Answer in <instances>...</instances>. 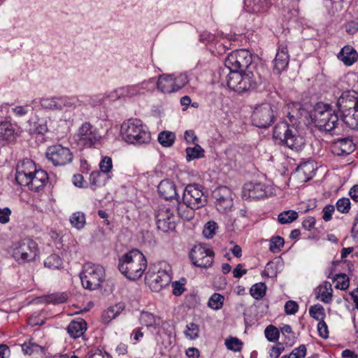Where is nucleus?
<instances>
[{
  "label": "nucleus",
  "mask_w": 358,
  "mask_h": 358,
  "mask_svg": "<svg viewBox=\"0 0 358 358\" xmlns=\"http://www.w3.org/2000/svg\"><path fill=\"white\" fill-rule=\"evenodd\" d=\"M48 131L46 120H38L35 123V132L38 134L44 135Z\"/></svg>",
  "instance_id": "bf43d9fd"
},
{
  "label": "nucleus",
  "mask_w": 358,
  "mask_h": 358,
  "mask_svg": "<svg viewBox=\"0 0 358 358\" xmlns=\"http://www.w3.org/2000/svg\"><path fill=\"white\" fill-rule=\"evenodd\" d=\"M28 323L31 327H34L38 325L41 326L45 323V322L43 319L40 318L39 313H35L29 317Z\"/></svg>",
  "instance_id": "0e129e2a"
},
{
  "label": "nucleus",
  "mask_w": 358,
  "mask_h": 358,
  "mask_svg": "<svg viewBox=\"0 0 358 358\" xmlns=\"http://www.w3.org/2000/svg\"><path fill=\"white\" fill-rule=\"evenodd\" d=\"M66 330L71 338H79L83 336L87 330V323L81 318L73 320L69 323Z\"/></svg>",
  "instance_id": "bb28decb"
},
{
  "label": "nucleus",
  "mask_w": 358,
  "mask_h": 358,
  "mask_svg": "<svg viewBox=\"0 0 358 358\" xmlns=\"http://www.w3.org/2000/svg\"><path fill=\"white\" fill-rule=\"evenodd\" d=\"M259 66L243 72L229 71L228 69L220 68L219 79L222 85H226L231 90L239 94L257 90L263 82V76Z\"/></svg>",
  "instance_id": "f257e3e1"
},
{
  "label": "nucleus",
  "mask_w": 358,
  "mask_h": 358,
  "mask_svg": "<svg viewBox=\"0 0 358 358\" xmlns=\"http://www.w3.org/2000/svg\"><path fill=\"white\" fill-rule=\"evenodd\" d=\"M215 40V36L208 31H203L199 35V41L206 44L213 43Z\"/></svg>",
  "instance_id": "774afa93"
},
{
  "label": "nucleus",
  "mask_w": 358,
  "mask_h": 358,
  "mask_svg": "<svg viewBox=\"0 0 358 358\" xmlns=\"http://www.w3.org/2000/svg\"><path fill=\"white\" fill-rule=\"evenodd\" d=\"M141 324L147 327H157L160 325V318L148 311H142L139 317Z\"/></svg>",
  "instance_id": "2f4dec72"
},
{
  "label": "nucleus",
  "mask_w": 358,
  "mask_h": 358,
  "mask_svg": "<svg viewBox=\"0 0 358 358\" xmlns=\"http://www.w3.org/2000/svg\"><path fill=\"white\" fill-rule=\"evenodd\" d=\"M140 87L138 85H131L119 88L117 90L119 96H133L139 92Z\"/></svg>",
  "instance_id": "a18cd8bd"
},
{
  "label": "nucleus",
  "mask_w": 358,
  "mask_h": 358,
  "mask_svg": "<svg viewBox=\"0 0 358 358\" xmlns=\"http://www.w3.org/2000/svg\"><path fill=\"white\" fill-rule=\"evenodd\" d=\"M271 187L260 182H250L243 185L242 196L245 200L262 199L267 197L271 192Z\"/></svg>",
  "instance_id": "2eb2a0df"
},
{
  "label": "nucleus",
  "mask_w": 358,
  "mask_h": 358,
  "mask_svg": "<svg viewBox=\"0 0 358 358\" xmlns=\"http://www.w3.org/2000/svg\"><path fill=\"white\" fill-rule=\"evenodd\" d=\"M334 280H337L336 287L342 290H345L349 287V278L345 273L336 274L334 278Z\"/></svg>",
  "instance_id": "09e8293b"
},
{
  "label": "nucleus",
  "mask_w": 358,
  "mask_h": 358,
  "mask_svg": "<svg viewBox=\"0 0 358 358\" xmlns=\"http://www.w3.org/2000/svg\"><path fill=\"white\" fill-rule=\"evenodd\" d=\"M185 152L186 159L187 162L205 157V151L199 144H195V146L193 148H187L185 149Z\"/></svg>",
  "instance_id": "72a5a7b5"
},
{
  "label": "nucleus",
  "mask_w": 358,
  "mask_h": 358,
  "mask_svg": "<svg viewBox=\"0 0 358 358\" xmlns=\"http://www.w3.org/2000/svg\"><path fill=\"white\" fill-rule=\"evenodd\" d=\"M317 330L319 336L323 338H327L329 336L328 327L326 322L322 320L317 324Z\"/></svg>",
  "instance_id": "69168bd1"
},
{
  "label": "nucleus",
  "mask_w": 358,
  "mask_h": 358,
  "mask_svg": "<svg viewBox=\"0 0 358 358\" xmlns=\"http://www.w3.org/2000/svg\"><path fill=\"white\" fill-rule=\"evenodd\" d=\"M284 244L285 241L282 237L279 236L273 237L270 241L269 250L273 253L278 252L280 251Z\"/></svg>",
  "instance_id": "3c124183"
},
{
  "label": "nucleus",
  "mask_w": 358,
  "mask_h": 358,
  "mask_svg": "<svg viewBox=\"0 0 358 358\" xmlns=\"http://www.w3.org/2000/svg\"><path fill=\"white\" fill-rule=\"evenodd\" d=\"M111 178L110 175H104L99 171H94L91 173L90 176V187L93 190L97 187L104 185L106 182Z\"/></svg>",
  "instance_id": "7c9ffc66"
},
{
  "label": "nucleus",
  "mask_w": 358,
  "mask_h": 358,
  "mask_svg": "<svg viewBox=\"0 0 358 358\" xmlns=\"http://www.w3.org/2000/svg\"><path fill=\"white\" fill-rule=\"evenodd\" d=\"M176 81V90L178 91L188 83L187 76L185 74H180L176 78H173Z\"/></svg>",
  "instance_id": "338daca9"
},
{
  "label": "nucleus",
  "mask_w": 358,
  "mask_h": 358,
  "mask_svg": "<svg viewBox=\"0 0 358 358\" xmlns=\"http://www.w3.org/2000/svg\"><path fill=\"white\" fill-rule=\"evenodd\" d=\"M12 210L8 207L0 208V224H6L10 222Z\"/></svg>",
  "instance_id": "5fc2aeb1"
},
{
  "label": "nucleus",
  "mask_w": 358,
  "mask_h": 358,
  "mask_svg": "<svg viewBox=\"0 0 358 358\" xmlns=\"http://www.w3.org/2000/svg\"><path fill=\"white\" fill-rule=\"evenodd\" d=\"M358 106V99L355 96V92L345 91L343 92L336 102L338 115L341 120L345 122L347 115H350Z\"/></svg>",
  "instance_id": "4468645a"
},
{
  "label": "nucleus",
  "mask_w": 358,
  "mask_h": 358,
  "mask_svg": "<svg viewBox=\"0 0 358 358\" xmlns=\"http://www.w3.org/2000/svg\"><path fill=\"white\" fill-rule=\"evenodd\" d=\"M78 99L75 97L69 96H53L50 98H43L40 100L41 107L45 110H62L64 108H74Z\"/></svg>",
  "instance_id": "dca6fc26"
},
{
  "label": "nucleus",
  "mask_w": 358,
  "mask_h": 358,
  "mask_svg": "<svg viewBox=\"0 0 358 358\" xmlns=\"http://www.w3.org/2000/svg\"><path fill=\"white\" fill-rule=\"evenodd\" d=\"M266 286L264 282L255 283L250 289L251 296L256 300L262 299L266 295Z\"/></svg>",
  "instance_id": "58836bf2"
},
{
  "label": "nucleus",
  "mask_w": 358,
  "mask_h": 358,
  "mask_svg": "<svg viewBox=\"0 0 358 358\" xmlns=\"http://www.w3.org/2000/svg\"><path fill=\"white\" fill-rule=\"evenodd\" d=\"M316 297L320 298L321 301L325 303H329L332 300V289L330 282L325 281L322 285L317 287Z\"/></svg>",
  "instance_id": "c756f323"
},
{
  "label": "nucleus",
  "mask_w": 358,
  "mask_h": 358,
  "mask_svg": "<svg viewBox=\"0 0 358 358\" xmlns=\"http://www.w3.org/2000/svg\"><path fill=\"white\" fill-rule=\"evenodd\" d=\"M87 358H112V357L109 353L106 352H104L103 354L101 350L96 349L94 350L90 351L88 353Z\"/></svg>",
  "instance_id": "e2e57ef3"
},
{
  "label": "nucleus",
  "mask_w": 358,
  "mask_h": 358,
  "mask_svg": "<svg viewBox=\"0 0 358 358\" xmlns=\"http://www.w3.org/2000/svg\"><path fill=\"white\" fill-rule=\"evenodd\" d=\"M44 266L51 270L63 268V260L61 257L56 254L52 253L47 257L43 262Z\"/></svg>",
  "instance_id": "473e14b6"
},
{
  "label": "nucleus",
  "mask_w": 358,
  "mask_h": 358,
  "mask_svg": "<svg viewBox=\"0 0 358 358\" xmlns=\"http://www.w3.org/2000/svg\"><path fill=\"white\" fill-rule=\"evenodd\" d=\"M145 281L152 291L157 292L169 285L171 276L164 270H159L157 273L149 270L145 273Z\"/></svg>",
  "instance_id": "a211bd4d"
},
{
  "label": "nucleus",
  "mask_w": 358,
  "mask_h": 358,
  "mask_svg": "<svg viewBox=\"0 0 358 358\" xmlns=\"http://www.w3.org/2000/svg\"><path fill=\"white\" fill-rule=\"evenodd\" d=\"M224 344L228 350L234 352H240L243 346V343L239 338L233 336L227 338Z\"/></svg>",
  "instance_id": "ea45409f"
},
{
  "label": "nucleus",
  "mask_w": 358,
  "mask_h": 358,
  "mask_svg": "<svg viewBox=\"0 0 358 358\" xmlns=\"http://www.w3.org/2000/svg\"><path fill=\"white\" fill-rule=\"evenodd\" d=\"M273 137L279 143L292 150L299 151L305 145L304 138L299 134L296 126L289 125L288 122L282 121L275 124Z\"/></svg>",
  "instance_id": "20e7f679"
},
{
  "label": "nucleus",
  "mask_w": 358,
  "mask_h": 358,
  "mask_svg": "<svg viewBox=\"0 0 358 358\" xmlns=\"http://www.w3.org/2000/svg\"><path fill=\"white\" fill-rule=\"evenodd\" d=\"M113 311L114 310H111V308L109 307L107 310L102 313L101 320L103 323L108 324L112 320L117 317Z\"/></svg>",
  "instance_id": "052dcab7"
},
{
  "label": "nucleus",
  "mask_w": 358,
  "mask_h": 358,
  "mask_svg": "<svg viewBox=\"0 0 358 358\" xmlns=\"http://www.w3.org/2000/svg\"><path fill=\"white\" fill-rule=\"evenodd\" d=\"M200 329L199 325L194 322H190L186 325L185 334L187 338L191 340H195L199 336Z\"/></svg>",
  "instance_id": "c03bdc74"
},
{
  "label": "nucleus",
  "mask_w": 358,
  "mask_h": 358,
  "mask_svg": "<svg viewBox=\"0 0 358 358\" xmlns=\"http://www.w3.org/2000/svg\"><path fill=\"white\" fill-rule=\"evenodd\" d=\"M246 10L249 13H262L268 11L271 6V0H243Z\"/></svg>",
  "instance_id": "a878e982"
},
{
  "label": "nucleus",
  "mask_w": 358,
  "mask_h": 358,
  "mask_svg": "<svg viewBox=\"0 0 358 358\" xmlns=\"http://www.w3.org/2000/svg\"><path fill=\"white\" fill-rule=\"evenodd\" d=\"M195 209L196 208H190L182 201V203H178L177 211L178 216L181 219L189 221L194 217Z\"/></svg>",
  "instance_id": "f704fd0d"
},
{
  "label": "nucleus",
  "mask_w": 358,
  "mask_h": 358,
  "mask_svg": "<svg viewBox=\"0 0 358 358\" xmlns=\"http://www.w3.org/2000/svg\"><path fill=\"white\" fill-rule=\"evenodd\" d=\"M338 58L345 65L353 64L358 59L357 51L350 45L344 46L338 55Z\"/></svg>",
  "instance_id": "cd10ccee"
},
{
  "label": "nucleus",
  "mask_w": 358,
  "mask_h": 358,
  "mask_svg": "<svg viewBox=\"0 0 358 358\" xmlns=\"http://www.w3.org/2000/svg\"><path fill=\"white\" fill-rule=\"evenodd\" d=\"M121 133L123 138L131 144L147 143L150 140V134L141 120H129L121 126Z\"/></svg>",
  "instance_id": "39448f33"
},
{
  "label": "nucleus",
  "mask_w": 358,
  "mask_h": 358,
  "mask_svg": "<svg viewBox=\"0 0 358 358\" xmlns=\"http://www.w3.org/2000/svg\"><path fill=\"white\" fill-rule=\"evenodd\" d=\"M19 136L17 125L8 120L0 122V145H6L13 143Z\"/></svg>",
  "instance_id": "6ab92c4d"
},
{
  "label": "nucleus",
  "mask_w": 358,
  "mask_h": 358,
  "mask_svg": "<svg viewBox=\"0 0 358 358\" xmlns=\"http://www.w3.org/2000/svg\"><path fill=\"white\" fill-rule=\"evenodd\" d=\"M218 229V225L215 221L208 222L203 227V234L208 238H212L215 234L216 230Z\"/></svg>",
  "instance_id": "8fccbe9b"
},
{
  "label": "nucleus",
  "mask_w": 358,
  "mask_h": 358,
  "mask_svg": "<svg viewBox=\"0 0 358 358\" xmlns=\"http://www.w3.org/2000/svg\"><path fill=\"white\" fill-rule=\"evenodd\" d=\"M155 219L157 229L164 233L176 229V217L169 208H159L155 213Z\"/></svg>",
  "instance_id": "f3484780"
},
{
  "label": "nucleus",
  "mask_w": 358,
  "mask_h": 358,
  "mask_svg": "<svg viewBox=\"0 0 358 358\" xmlns=\"http://www.w3.org/2000/svg\"><path fill=\"white\" fill-rule=\"evenodd\" d=\"M70 222L73 227L78 229L83 228L85 224V216L84 213L81 212L73 213L70 217Z\"/></svg>",
  "instance_id": "79ce46f5"
},
{
  "label": "nucleus",
  "mask_w": 358,
  "mask_h": 358,
  "mask_svg": "<svg viewBox=\"0 0 358 358\" xmlns=\"http://www.w3.org/2000/svg\"><path fill=\"white\" fill-rule=\"evenodd\" d=\"M45 157L54 166H64L72 162L73 154L68 147L57 143L46 148Z\"/></svg>",
  "instance_id": "9b49d317"
},
{
  "label": "nucleus",
  "mask_w": 358,
  "mask_h": 358,
  "mask_svg": "<svg viewBox=\"0 0 358 358\" xmlns=\"http://www.w3.org/2000/svg\"><path fill=\"white\" fill-rule=\"evenodd\" d=\"M310 315L317 321H322L325 317L324 308L320 304L312 306L309 308Z\"/></svg>",
  "instance_id": "37998d69"
},
{
  "label": "nucleus",
  "mask_w": 358,
  "mask_h": 358,
  "mask_svg": "<svg viewBox=\"0 0 358 358\" xmlns=\"http://www.w3.org/2000/svg\"><path fill=\"white\" fill-rule=\"evenodd\" d=\"M301 117V114L298 111V109L292 108L291 111H289L287 115V117L289 121V122H288L289 125L296 126Z\"/></svg>",
  "instance_id": "6e6d98bb"
},
{
  "label": "nucleus",
  "mask_w": 358,
  "mask_h": 358,
  "mask_svg": "<svg viewBox=\"0 0 358 358\" xmlns=\"http://www.w3.org/2000/svg\"><path fill=\"white\" fill-rule=\"evenodd\" d=\"M335 210V206L328 204L323 208L322 210V219L325 222H329L332 219V214Z\"/></svg>",
  "instance_id": "13d9d810"
},
{
  "label": "nucleus",
  "mask_w": 358,
  "mask_h": 358,
  "mask_svg": "<svg viewBox=\"0 0 358 358\" xmlns=\"http://www.w3.org/2000/svg\"><path fill=\"white\" fill-rule=\"evenodd\" d=\"M299 217L298 213L295 210H289L280 213L278 216V221L281 224H289L296 220Z\"/></svg>",
  "instance_id": "4c0bfd02"
},
{
  "label": "nucleus",
  "mask_w": 358,
  "mask_h": 358,
  "mask_svg": "<svg viewBox=\"0 0 358 358\" xmlns=\"http://www.w3.org/2000/svg\"><path fill=\"white\" fill-rule=\"evenodd\" d=\"M49 181L48 173L43 169H38L28 179L27 183L24 186L34 192H39L44 189Z\"/></svg>",
  "instance_id": "4be33fe9"
},
{
  "label": "nucleus",
  "mask_w": 358,
  "mask_h": 358,
  "mask_svg": "<svg viewBox=\"0 0 358 358\" xmlns=\"http://www.w3.org/2000/svg\"><path fill=\"white\" fill-rule=\"evenodd\" d=\"M100 171L107 176L113 168L112 159L108 156L103 157L99 164Z\"/></svg>",
  "instance_id": "603ef678"
},
{
  "label": "nucleus",
  "mask_w": 358,
  "mask_h": 358,
  "mask_svg": "<svg viewBox=\"0 0 358 358\" xmlns=\"http://www.w3.org/2000/svg\"><path fill=\"white\" fill-rule=\"evenodd\" d=\"M289 55L286 45L282 44L278 46V50L273 60V71L277 74L285 71L288 66Z\"/></svg>",
  "instance_id": "b1692460"
},
{
  "label": "nucleus",
  "mask_w": 358,
  "mask_h": 358,
  "mask_svg": "<svg viewBox=\"0 0 358 358\" xmlns=\"http://www.w3.org/2000/svg\"><path fill=\"white\" fill-rule=\"evenodd\" d=\"M223 68L231 72H243L257 68V66L252 62V55L249 50L240 49L228 55Z\"/></svg>",
  "instance_id": "0eeeda50"
},
{
  "label": "nucleus",
  "mask_w": 358,
  "mask_h": 358,
  "mask_svg": "<svg viewBox=\"0 0 358 358\" xmlns=\"http://www.w3.org/2000/svg\"><path fill=\"white\" fill-rule=\"evenodd\" d=\"M105 278L104 268L99 264L92 262L84 264L83 270L80 273L83 287L89 290H95L101 287Z\"/></svg>",
  "instance_id": "423d86ee"
},
{
  "label": "nucleus",
  "mask_w": 358,
  "mask_h": 358,
  "mask_svg": "<svg viewBox=\"0 0 358 358\" xmlns=\"http://www.w3.org/2000/svg\"><path fill=\"white\" fill-rule=\"evenodd\" d=\"M296 170L299 173H302L305 176L306 180L308 181L310 180L314 175V164L310 162H305L300 164Z\"/></svg>",
  "instance_id": "e433bc0d"
},
{
  "label": "nucleus",
  "mask_w": 358,
  "mask_h": 358,
  "mask_svg": "<svg viewBox=\"0 0 358 358\" xmlns=\"http://www.w3.org/2000/svg\"><path fill=\"white\" fill-rule=\"evenodd\" d=\"M78 144L86 148L94 147L101 138V136L94 125L85 122L78 128L76 134Z\"/></svg>",
  "instance_id": "f8f14e48"
},
{
  "label": "nucleus",
  "mask_w": 358,
  "mask_h": 358,
  "mask_svg": "<svg viewBox=\"0 0 358 358\" xmlns=\"http://www.w3.org/2000/svg\"><path fill=\"white\" fill-rule=\"evenodd\" d=\"M208 192L199 184H189L185 187L182 194V201L190 208L199 209L208 203Z\"/></svg>",
  "instance_id": "9d476101"
},
{
  "label": "nucleus",
  "mask_w": 358,
  "mask_h": 358,
  "mask_svg": "<svg viewBox=\"0 0 358 358\" xmlns=\"http://www.w3.org/2000/svg\"><path fill=\"white\" fill-rule=\"evenodd\" d=\"M335 206L338 212L347 214L350 210L351 203L348 198L343 197L336 201Z\"/></svg>",
  "instance_id": "de8ad7c7"
},
{
  "label": "nucleus",
  "mask_w": 358,
  "mask_h": 358,
  "mask_svg": "<svg viewBox=\"0 0 358 358\" xmlns=\"http://www.w3.org/2000/svg\"><path fill=\"white\" fill-rule=\"evenodd\" d=\"M310 117L316 128L331 135L336 134L340 115L331 106L318 102L310 113Z\"/></svg>",
  "instance_id": "f03ea898"
},
{
  "label": "nucleus",
  "mask_w": 358,
  "mask_h": 358,
  "mask_svg": "<svg viewBox=\"0 0 358 358\" xmlns=\"http://www.w3.org/2000/svg\"><path fill=\"white\" fill-rule=\"evenodd\" d=\"M39 255L38 243L25 238L13 244L12 256L19 264L34 261Z\"/></svg>",
  "instance_id": "6e6552de"
},
{
  "label": "nucleus",
  "mask_w": 358,
  "mask_h": 358,
  "mask_svg": "<svg viewBox=\"0 0 358 358\" xmlns=\"http://www.w3.org/2000/svg\"><path fill=\"white\" fill-rule=\"evenodd\" d=\"M38 169H36L35 163L31 159H24L20 165L17 166L15 180L20 185H24L28 179L34 174Z\"/></svg>",
  "instance_id": "aec40b11"
},
{
  "label": "nucleus",
  "mask_w": 358,
  "mask_h": 358,
  "mask_svg": "<svg viewBox=\"0 0 358 358\" xmlns=\"http://www.w3.org/2000/svg\"><path fill=\"white\" fill-rule=\"evenodd\" d=\"M147 266L145 255L138 249H132L119 257V271L131 280L139 279L144 273Z\"/></svg>",
  "instance_id": "7ed1b4c3"
},
{
  "label": "nucleus",
  "mask_w": 358,
  "mask_h": 358,
  "mask_svg": "<svg viewBox=\"0 0 358 358\" xmlns=\"http://www.w3.org/2000/svg\"><path fill=\"white\" fill-rule=\"evenodd\" d=\"M278 115L277 107L269 103L256 106L252 114V124L261 129H266L273 124Z\"/></svg>",
  "instance_id": "1a4fd4ad"
},
{
  "label": "nucleus",
  "mask_w": 358,
  "mask_h": 358,
  "mask_svg": "<svg viewBox=\"0 0 358 358\" xmlns=\"http://www.w3.org/2000/svg\"><path fill=\"white\" fill-rule=\"evenodd\" d=\"M355 150V145L350 137L334 140L331 145V151L334 155L347 156Z\"/></svg>",
  "instance_id": "5701e85b"
},
{
  "label": "nucleus",
  "mask_w": 358,
  "mask_h": 358,
  "mask_svg": "<svg viewBox=\"0 0 358 358\" xmlns=\"http://www.w3.org/2000/svg\"><path fill=\"white\" fill-rule=\"evenodd\" d=\"M298 310L299 305L296 301L289 300L285 303V312L287 315H294Z\"/></svg>",
  "instance_id": "4d7b16f0"
},
{
  "label": "nucleus",
  "mask_w": 358,
  "mask_h": 358,
  "mask_svg": "<svg viewBox=\"0 0 358 358\" xmlns=\"http://www.w3.org/2000/svg\"><path fill=\"white\" fill-rule=\"evenodd\" d=\"M264 334L268 341L275 343L279 338L280 331L277 327L271 324L266 328Z\"/></svg>",
  "instance_id": "49530a36"
},
{
  "label": "nucleus",
  "mask_w": 358,
  "mask_h": 358,
  "mask_svg": "<svg viewBox=\"0 0 358 358\" xmlns=\"http://www.w3.org/2000/svg\"><path fill=\"white\" fill-rule=\"evenodd\" d=\"M224 296L219 293H214L209 299L208 306L214 310H220L222 308Z\"/></svg>",
  "instance_id": "a19ab883"
},
{
  "label": "nucleus",
  "mask_w": 358,
  "mask_h": 358,
  "mask_svg": "<svg viewBox=\"0 0 358 358\" xmlns=\"http://www.w3.org/2000/svg\"><path fill=\"white\" fill-rule=\"evenodd\" d=\"M176 134L174 132L163 131L158 135V141L163 147H171L175 142Z\"/></svg>",
  "instance_id": "c9c22d12"
},
{
  "label": "nucleus",
  "mask_w": 358,
  "mask_h": 358,
  "mask_svg": "<svg viewBox=\"0 0 358 358\" xmlns=\"http://www.w3.org/2000/svg\"><path fill=\"white\" fill-rule=\"evenodd\" d=\"M157 88L163 93H171L177 92L176 90V81L172 75H162L157 83Z\"/></svg>",
  "instance_id": "c85d7f7f"
},
{
  "label": "nucleus",
  "mask_w": 358,
  "mask_h": 358,
  "mask_svg": "<svg viewBox=\"0 0 358 358\" xmlns=\"http://www.w3.org/2000/svg\"><path fill=\"white\" fill-rule=\"evenodd\" d=\"M160 197L165 200L176 199L178 201L179 195L176 190V184L171 180H163L157 187Z\"/></svg>",
  "instance_id": "393cba45"
},
{
  "label": "nucleus",
  "mask_w": 358,
  "mask_h": 358,
  "mask_svg": "<svg viewBox=\"0 0 358 358\" xmlns=\"http://www.w3.org/2000/svg\"><path fill=\"white\" fill-rule=\"evenodd\" d=\"M306 346L303 344L294 348L289 354L291 358H304L306 355Z\"/></svg>",
  "instance_id": "864d4df0"
},
{
  "label": "nucleus",
  "mask_w": 358,
  "mask_h": 358,
  "mask_svg": "<svg viewBox=\"0 0 358 358\" xmlns=\"http://www.w3.org/2000/svg\"><path fill=\"white\" fill-rule=\"evenodd\" d=\"M189 256L195 266L207 268L213 262L214 252L203 245L198 244L191 250Z\"/></svg>",
  "instance_id": "ddd939ff"
},
{
  "label": "nucleus",
  "mask_w": 358,
  "mask_h": 358,
  "mask_svg": "<svg viewBox=\"0 0 358 358\" xmlns=\"http://www.w3.org/2000/svg\"><path fill=\"white\" fill-rule=\"evenodd\" d=\"M345 31L349 34H354L358 31V22L356 20H350L344 24Z\"/></svg>",
  "instance_id": "680f3d73"
},
{
  "label": "nucleus",
  "mask_w": 358,
  "mask_h": 358,
  "mask_svg": "<svg viewBox=\"0 0 358 358\" xmlns=\"http://www.w3.org/2000/svg\"><path fill=\"white\" fill-rule=\"evenodd\" d=\"M213 196L216 199V207L220 212H225L232 206L231 192L226 186L217 188L213 192Z\"/></svg>",
  "instance_id": "412c9836"
}]
</instances>
